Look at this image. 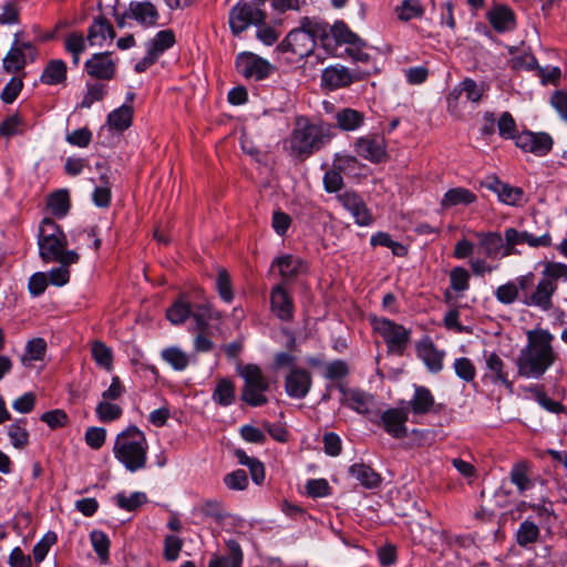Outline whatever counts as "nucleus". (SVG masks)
<instances>
[{
    "instance_id": "nucleus-40",
    "label": "nucleus",
    "mask_w": 567,
    "mask_h": 567,
    "mask_svg": "<svg viewBox=\"0 0 567 567\" xmlns=\"http://www.w3.org/2000/svg\"><path fill=\"white\" fill-rule=\"evenodd\" d=\"M424 12L425 9L420 0H402L394 9L396 18L402 22L420 19Z\"/></svg>"
},
{
    "instance_id": "nucleus-12",
    "label": "nucleus",
    "mask_w": 567,
    "mask_h": 567,
    "mask_svg": "<svg viewBox=\"0 0 567 567\" xmlns=\"http://www.w3.org/2000/svg\"><path fill=\"white\" fill-rule=\"evenodd\" d=\"M355 153L372 163H381L386 157V143L383 136L369 134L355 140Z\"/></svg>"
},
{
    "instance_id": "nucleus-53",
    "label": "nucleus",
    "mask_w": 567,
    "mask_h": 567,
    "mask_svg": "<svg viewBox=\"0 0 567 567\" xmlns=\"http://www.w3.org/2000/svg\"><path fill=\"white\" fill-rule=\"evenodd\" d=\"M47 350V343L42 338H35L28 342L25 353L21 358L24 365H28L30 361L42 360Z\"/></svg>"
},
{
    "instance_id": "nucleus-41",
    "label": "nucleus",
    "mask_w": 567,
    "mask_h": 567,
    "mask_svg": "<svg viewBox=\"0 0 567 567\" xmlns=\"http://www.w3.org/2000/svg\"><path fill=\"white\" fill-rule=\"evenodd\" d=\"M133 107L124 104L112 111L107 116V123L111 128L123 132L132 124Z\"/></svg>"
},
{
    "instance_id": "nucleus-33",
    "label": "nucleus",
    "mask_w": 567,
    "mask_h": 567,
    "mask_svg": "<svg viewBox=\"0 0 567 567\" xmlns=\"http://www.w3.org/2000/svg\"><path fill=\"white\" fill-rule=\"evenodd\" d=\"M434 396L432 392L423 385H414V395L409 401L412 412L417 415L429 413L434 406Z\"/></svg>"
},
{
    "instance_id": "nucleus-5",
    "label": "nucleus",
    "mask_w": 567,
    "mask_h": 567,
    "mask_svg": "<svg viewBox=\"0 0 567 567\" xmlns=\"http://www.w3.org/2000/svg\"><path fill=\"white\" fill-rule=\"evenodd\" d=\"M333 137L331 126L324 123H309L299 120L290 136L291 152L299 157H308L322 148Z\"/></svg>"
},
{
    "instance_id": "nucleus-16",
    "label": "nucleus",
    "mask_w": 567,
    "mask_h": 567,
    "mask_svg": "<svg viewBox=\"0 0 567 567\" xmlns=\"http://www.w3.org/2000/svg\"><path fill=\"white\" fill-rule=\"evenodd\" d=\"M327 38L329 47H322L331 55H338V48L342 44L359 43V35L352 32L343 21H336L333 25L327 23Z\"/></svg>"
},
{
    "instance_id": "nucleus-35",
    "label": "nucleus",
    "mask_w": 567,
    "mask_h": 567,
    "mask_svg": "<svg viewBox=\"0 0 567 567\" xmlns=\"http://www.w3.org/2000/svg\"><path fill=\"white\" fill-rule=\"evenodd\" d=\"M277 266L284 280L297 277L303 270V261L291 255L278 257L274 260L272 267Z\"/></svg>"
},
{
    "instance_id": "nucleus-9",
    "label": "nucleus",
    "mask_w": 567,
    "mask_h": 567,
    "mask_svg": "<svg viewBox=\"0 0 567 567\" xmlns=\"http://www.w3.org/2000/svg\"><path fill=\"white\" fill-rule=\"evenodd\" d=\"M37 55L38 51L33 43L30 41H20L19 33H16L12 45L3 58V70L7 73H18L25 68L28 62H33Z\"/></svg>"
},
{
    "instance_id": "nucleus-51",
    "label": "nucleus",
    "mask_w": 567,
    "mask_h": 567,
    "mask_svg": "<svg viewBox=\"0 0 567 567\" xmlns=\"http://www.w3.org/2000/svg\"><path fill=\"white\" fill-rule=\"evenodd\" d=\"M370 244L372 246H383L391 249L393 255L402 257L406 255V248L399 241H395L391 238L388 233H377L371 236Z\"/></svg>"
},
{
    "instance_id": "nucleus-63",
    "label": "nucleus",
    "mask_w": 567,
    "mask_h": 567,
    "mask_svg": "<svg viewBox=\"0 0 567 567\" xmlns=\"http://www.w3.org/2000/svg\"><path fill=\"white\" fill-rule=\"evenodd\" d=\"M524 192L519 187L511 186L509 184L503 183L502 187L499 188V192L497 194V197L499 202L515 206L517 205L522 198H523Z\"/></svg>"
},
{
    "instance_id": "nucleus-36",
    "label": "nucleus",
    "mask_w": 567,
    "mask_h": 567,
    "mask_svg": "<svg viewBox=\"0 0 567 567\" xmlns=\"http://www.w3.org/2000/svg\"><path fill=\"white\" fill-rule=\"evenodd\" d=\"M175 34L171 29L161 30L147 44V51L156 59L175 44Z\"/></svg>"
},
{
    "instance_id": "nucleus-46",
    "label": "nucleus",
    "mask_w": 567,
    "mask_h": 567,
    "mask_svg": "<svg viewBox=\"0 0 567 567\" xmlns=\"http://www.w3.org/2000/svg\"><path fill=\"white\" fill-rule=\"evenodd\" d=\"M115 504L125 511L132 512L147 502V496L143 492H133L126 495L124 492L114 496Z\"/></svg>"
},
{
    "instance_id": "nucleus-28",
    "label": "nucleus",
    "mask_w": 567,
    "mask_h": 567,
    "mask_svg": "<svg viewBox=\"0 0 567 567\" xmlns=\"http://www.w3.org/2000/svg\"><path fill=\"white\" fill-rule=\"evenodd\" d=\"M480 248L487 258L499 259L503 247V236L497 231L475 233Z\"/></svg>"
},
{
    "instance_id": "nucleus-42",
    "label": "nucleus",
    "mask_w": 567,
    "mask_h": 567,
    "mask_svg": "<svg viewBox=\"0 0 567 567\" xmlns=\"http://www.w3.org/2000/svg\"><path fill=\"white\" fill-rule=\"evenodd\" d=\"M192 307L185 297H179L167 310L166 318L173 324H182L190 317Z\"/></svg>"
},
{
    "instance_id": "nucleus-39",
    "label": "nucleus",
    "mask_w": 567,
    "mask_h": 567,
    "mask_svg": "<svg viewBox=\"0 0 567 567\" xmlns=\"http://www.w3.org/2000/svg\"><path fill=\"white\" fill-rule=\"evenodd\" d=\"M235 396L234 382L227 378L219 379L213 391V401L221 406H228L234 403Z\"/></svg>"
},
{
    "instance_id": "nucleus-31",
    "label": "nucleus",
    "mask_w": 567,
    "mask_h": 567,
    "mask_svg": "<svg viewBox=\"0 0 567 567\" xmlns=\"http://www.w3.org/2000/svg\"><path fill=\"white\" fill-rule=\"evenodd\" d=\"M485 92V86L483 83H477L473 79L466 78L464 79L457 87H455L449 95V103H451L452 100L457 101L460 95L462 93L465 94L466 100L471 101L473 103L480 102L483 94Z\"/></svg>"
},
{
    "instance_id": "nucleus-27",
    "label": "nucleus",
    "mask_w": 567,
    "mask_h": 567,
    "mask_svg": "<svg viewBox=\"0 0 567 567\" xmlns=\"http://www.w3.org/2000/svg\"><path fill=\"white\" fill-rule=\"evenodd\" d=\"M127 16L145 27L155 25L158 20V12L155 6L148 1L131 2Z\"/></svg>"
},
{
    "instance_id": "nucleus-58",
    "label": "nucleus",
    "mask_w": 567,
    "mask_h": 567,
    "mask_svg": "<svg viewBox=\"0 0 567 567\" xmlns=\"http://www.w3.org/2000/svg\"><path fill=\"white\" fill-rule=\"evenodd\" d=\"M92 357L102 368L110 370L112 368V351L105 343L95 341L92 344Z\"/></svg>"
},
{
    "instance_id": "nucleus-47",
    "label": "nucleus",
    "mask_w": 567,
    "mask_h": 567,
    "mask_svg": "<svg viewBox=\"0 0 567 567\" xmlns=\"http://www.w3.org/2000/svg\"><path fill=\"white\" fill-rule=\"evenodd\" d=\"M190 317L195 322L193 331H206L209 321L214 319V311L208 303L197 305L192 308Z\"/></svg>"
},
{
    "instance_id": "nucleus-13",
    "label": "nucleus",
    "mask_w": 567,
    "mask_h": 567,
    "mask_svg": "<svg viewBox=\"0 0 567 567\" xmlns=\"http://www.w3.org/2000/svg\"><path fill=\"white\" fill-rule=\"evenodd\" d=\"M553 143L551 136L544 132L526 131L515 137V144L518 148L536 156L547 155L553 148Z\"/></svg>"
},
{
    "instance_id": "nucleus-55",
    "label": "nucleus",
    "mask_w": 567,
    "mask_h": 567,
    "mask_svg": "<svg viewBox=\"0 0 567 567\" xmlns=\"http://www.w3.org/2000/svg\"><path fill=\"white\" fill-rule=\"evenodd\" d=\"M216 288L220 298L225 302H231L234 299V291L231 280L228 271L224 268L218 269L216 278Z\"/></svg>"
},
{
    "instance_id": "nucleus-54",
    "label": "nucleus",
    "mask_w": 567,
    "mask_h": 567,
    "mask_svg": "<svg viewBox=\"0 0 567 567\" xmlns=\"http://www.w3.org/2000/svg\"><path fill=\"white\" fill-rule=\"evenodd\" d=\"M347 404L359 413H368L371 404V396L362 391L352 390L347 395Z\"/></svg>"
},
{
    "instance_id": "nucleus-52",
    "label": "nucleus",
    "mask_w": 567,
    "mask_h": 567,
    "mask_svg": "<svg viewBox=\"0 0 567 567\" xmlns=\"http://www.w3.org/2000/svg\"><path fill=\"white\" fill-rule=\"evenodd\" d=\"M96 416L103 423H109L121 417L123 410L111 401L102 400L95 409Z\"/></svg>"
},
{
    "instance_id": "nucleus-64",
    "label": "nucleus",
    "mask_w": 567,
    "mask_h": 567,
    "mask_svg": "<svg viewBox=\"0 0 567 567\" xmlns=\"http://www.w3.org/2000/svg\"><path fill=\"white\" fill-rule=\"evenodd\" d=\"M105 95V85L102 83H89L80 107L90 109L94 102L101 101Z\"/></svg>"
},
{
    "instance_id": "nucleus-14",
    "label": "nucleus",
    "mask_w": 567,
    "mask_h": 567,
    "mask_svg": "<svg viewBox=\"0 0 567 567\" xmlns=\"http://www.w3.org/2000/svg\"><path fill=\"white\" fill-rule=\"evenodd\" d=\"M338 202L347 209L359 226H370L373 223V216L367 207L362 197L352 190H347L337 196Z\"/></svg>"
},
{
    "instance_id": "nucleus-59",
    "label": "nucleus",
    "mask_w": 567,
    "mask_h": 567,
    "mask_svg": "<svg viewBox=\"0 0 567 567\" xmlns=\"http://www.w3.org/2000/svg\"><path fill=\"white\" fill-rule=\"evenodd\" d=\"M456 375L465 382H471L475 379L476 369L468 358H457L453 363Z\"/></svg>"
},
{
    "instance_id": "nucleus-37",
    "label": "nucleus",
    "mask_w": 567,
    "mask_h": 567,
    "mask_svg": "<svg viewBox=\"0 0 567 567\" xmlns=\"http://www.w3.org/2000/svg\"><path fill=\"white\" fill-rule=\"evenodd\" d=\"M195 514L203 519H212L215 523H220L227 517V513L219 501L208 499L195 507Z\"/></svg>"
},
{
    "instance_id": "nucleus-62",
    "label": "nucleus",
    "mask_w": 567,
    "mask_h": 567,
    "mask_svg": "<svg viewBox=\"0 0 567 567\" xmlns=\"http://www.w3.org/2000/svg\"><path fill=\"white\" fill-rule=\"evenodd\" d=\"M451 288L457 292H463L470 287V274L463 267H455L450 272Z\"/></svg>"
},
{
    "instance_id": "nucleus-19",
    "label": "nucleus",
    "mask_w": 567,
    "mask_h": 567,
    "mask_svg": "<svg viewBox=\"0 0 567 567\" xmlns=\"http://www.w3.org/2000/svg\"><path fill=\"white\" fill-rule=\"evenodd\" d=\"M486 364L485 378L489 379L493 383H501L509 391L513 390V382L508 379V371L503 359L495 352H484Z\"/></svg>"
},
{
    "instance_id": "nucleus-61",
    "label": "nucleus",
    "mask_w": 567,
    "mask_h": 567,
    "mask_svg": "<svg viewBox=\"0 0 567 567\" xmlns=\"http://www.w3.org/2000/svg\"><path fill=\"white\" fill-rule=\"evenodd\" d=\"M23 120L18 115L13 114L7 117L0 125V135L4 137H11L14 135L23 134Z\"/></svg>"
},
{
    "instance_id": "nucleus-20",
    "label": "nucleus",
    "mask_w": 567,
    "mask_h": 567,
    "mask_svg": "<svg viewBox=\"0 0 567 567\" xmlns=\"http://www.w3.org/2000/svg\"><path fill=\"white\" fill-rule=\"evenodd\" d=\"M85 70L92 78L111 80L115 74V64L110 53H96L85 62Z\"/></svg>"
},
{
    "instance_id": "nucleus-24",
    "label": "nucleus",
    "mask_w": 567,
    "mask_h": 567,
    "mask_svg": "<svg viewBox=\"0 0 567 567\" xmlns=\"http://www.w3.org/2000/svg\"><path fill=\"white\" fill-rule=\"evenodd\" d=\"M226 555H213L208 567H241L244 553L239 543L235 539L226 540Z\"/></svg>"
},
{
    "instance_id": "nucleus-26",
    "label": "nucleus",
    "mask_w": 567,
    "mask_h": 567,
    "mask_svg": "<svg viewBox=\"0 0 567 567\" xmlns=\"http://www.w3.org/2000/svg\"><path fill=\"white\" fill-rule=\"evenodd\" d=\"M417 355L432 373L443 369L444 351H440L431 341H423L417 344Z\"/></svg>"
},
{
    "instance_id": "nucleus-60",
    "label": "nucleus",
    "mask_w": 567,
    "mask_h": 567,
    "mask_svg": "<svg viewBox=\"0 0 567 567\" xmlns=\"http://www.w3.org/2000/svg\"><path fill=\"white\" fill-rule=\"evenodd\" d=\"M543 276L553 284H557L558 280L567 281V265L548 261L544 267Z\"/></svg>"
},
{
    "instance_id": "nucleus-3",
    "label": "nucleus",
    "mask_w": 567,
    "mask_h": 567,
    "mask_svg": "<svg viewBox=\"0 0 567 567\" xmlns=\"http://www.w3.org/2000/svg\"><path fill=\"white\" fill-rule=\"evenodd\" d=\"M148 442L143 431L131 425L120 432L114 441L113 455L127 472L142 471L147 464Z\"/></svg>"
},
{
    "instance_id": "nucleus-4",
    "label": "nucleus",
    "mask_w": 567,
    "mask_h": 567,
    "mask_svg": "<svg viewBox=\"0 0 567 567\" xmlns=\"http://www.w3.org/2000/svg\"><path fill=\"white\" fill-rule=\"evenodd\" d=\"M39 255L44 262L76 264L79 255L66 250L68 239L60 226L50 218H44L39 228Z\"/></svg>"
},
{
    "instance_id": "nucleus-6",
    "label": "nucleus",
    "mask_w": 567,
    "mask_h": 567,
    "mask_svg": "<svg viewBox=\"0 0 567 567\" xmlns=\"http://www.w3.org/2000/svg\"><path fill=\"white\" fill-rule=\"evenodd\" d=\"M240 375L244 379L241 400L250 406L267 404L268 398L265 392L269 390L270 382L261 369L256 364H246Z\"/></svg>"
},
{
    "instance_id": "nucleus-34",
    "label": "nucleus",
    "mask_w": 567,
    "mask_h": 567,
    "mask_svg": "<svg viewBox=\"0 0 567 567\" xmlns=\"http://www.w3.org/2000/svg\"><path fill=\"white\" fill-rule=\"evenodd\" d=\"M476 199H477L476 195L473 192H471L470 189L464 188V187H455V188L449 189L444 194V196L441 200V206L444 209L454 207L457 205L466 206V205L473 204Z\"/></svg>"
},
{
    "instance_id": "nucleus-56",
    "label": "nucleus",
    "mask_w": 567,
    "mask_h": 567,
    "mask_svg": "<svg viewBox=\"0 0 567 567\" xmlns=\"http://www.w3.org/2000/svg\"><path fill=\"white\" fill-rule=\"evenodd\" d=\"M494 295L498 302L512 305L519 299L518 286L514 281H508L497 287Z\"/></svg>"
},
{
    "instance_id": "nucleus-7",
    "label": "nucleus",
    "mask_w": 567,
    "mask_h": 567,
    "mask_svg": "<svg viewBox=\"0 0 567 567\" xmlns=\"http://www.w3.org/2000/svg\"><path fill=\"white\" fill-rule=\"evenodd\" d=\"M261 0H240L229 12V27L235 35H239L250 25H260L266 20L261 9Z\"/></svg>"
},
{
    "instance_id": "nucleus-25",
    "label": "nucleus",
    "mask_w": 567,
    "mask_h": 567,
    "mask_svg": "<svg viewBox=\"0 0 567 567\" xmlns=\"http://www.w3.org/2000/svg\"><path fill=\"white\" fill-rule=\"evenodd\" d=\"M505 235H508L511 243L517 246L524 244L533 248L551 246V236L549 233H545L542 236H534L526 230L520 231L511 227L505 229Z\"/></svg>"
},
{
    "instance_id": "nucleus-23",
    "label": "nucleus",
    "mask_w": 567,
    "mask_h": 567,
    "mask_svg": "<svg viewBox=\"0 0 567 567\" xmlns=\"http://www.w3.org/2000/svg\"><path fill=\"white\" fill-rule=\"evenodd\" d=\"M487 18L494 30L497 32H509L516 28V17L514 11L507 6H495Z\"/></svg>"
},
{
    "instance_id": "nucleus-8",
    "label": "nucleus",
    "mask_w": 567,
    "mask_h": 567,
    "mask_svg": "<svg viewBox=\"0 0 567 567\" xmlns=\"http://www.w3.org/2000/svg\"><path fill=\"white\" fill-rule=\"evenodd\" d=\"M372 327L385 341L388 351L402 355L410 342L411 331L385 318H374Z\"/></svg>"
},
{
    "instance_id": "nucleus-57",
    "label": "nucleus",
    "mask_w": 567,
    "mask_h": 567,
    "mask_svg": "<svg viewBox=\"0 0 567 567\" xmlns=\"http://www.w3.org/2000/svg\"><path fill=\"white\" fill-rule=\"evenodd\" d=\"M56 534L48 532L33 547V558L37 563H41L47 557L50 548L56 543Z\"/></svg>"
},
{
    "instance_id": "nucleus-43",
    "label": "nucleus",
    "mask_w": 567,
    "mask_h": 567,
    "mask_svg": "<svg viewBox=\"0 0 567 567\" xmlns=\"http://www.w3.org/2000/svg\"><path fill=\"white\" fill-rule=\"evenodd\" d=\"M161 357L176 371L185 370L190 361L189 355L177 347L165 348Z\"/></svg>"
},
{
    "instance_id": "nucleus-29",
    "label": "nucleus",
    "mask_w": 567,
    "mask_h": 567,
    "mask_svg": "<svg viewBox=\"0 0 567 567\" xmlns=\"http://www.w3.org/2000/svg\"><path fill=\"white\" fill-rule=\"evenodd\" d=\"M334 120L338 128L341 131L351 132L360 128L363 125L365 116L358 110L343 107L336 113Z\"/></svg>"
},
{
    "instance_id": "nucleus-10",
    "label": "nucleus",
    "mask_w": 567,
    "mask_h": 567,
    "mask_svg": "<svg viewBox=\"0 0 567 567\" xmlns=\"http://www.w3.org/2000/svg\"><path fill=\"white\" fill-rule=\"evenodd\" d=\"M370 74L369 71L360 69H348L347 66L337 64L328 66L321 75L322 84L330 90L349 86L350 84L365 79Z\"/></svg>"
},
{
    "instance_id": "nucleus-17",
    "label": "nucleus",
    "mask_w": 567,
    "mask_h": 567,
    "mask_svg": "<svg viewBox=\"0 0 567 567\" xmlns=\"http://www.w3.org/2000/svg\"><path fill=\"white\" fill-rule=\"evenodd\" d=\"M408 410L405 409H388L381 414L380 423L384 431L395 439H403L408 434L406 421Z\"/></svg>"
},
{
    "instance_id": "nucleus-50",
    "label": "nucleus",
    "mask_w": 567,
    "mask_h": 567,
    "mask_svg": "<svg viewBox=\"0 0 567 567\" xmlns=\"http://www.w3.org/2000/svg\"><path fill=\"white\" fill-rule=\"evenodd\" d=\"M64 48L72 55L73 63L78 64L81 53L84 52L86 48L83 34L79 32L68 34L64 40Z\"/></svg>"
},
{
    "instance_id": "nucleus-45",
    "label": "nucleus",
    "mask_w": 567,
    "mask_h": 567,
    "mask_svg": "<svg viewBox=\"0 0 567 567\" xmlns=\"http://www.w3.org/2000/svg\"><path fill=\"white\" fill-rule=\"evenodd\" d=\"M90 540L100 561L106 564L110 557L111 545L109 536L102 530L94 529L90 533Z\"/></svg>"
},
{
    "instance_id": "nucleus-11",
    "label": "nucleus",
    "mask_w": 567,
    "mask_h": 567,
    "mask_svg": "<svg viewBox=\"0 0 567 567\" xmlns=\"http://www.w3.org/2000/svg\"><path fill=\"white\" fill-rule=\"evenodd\" d=\"M236 69L246 79L261 81L268 78L274 66L265 59L250 52H243L236 58Z\"/></svg>"
},
{
    "instance_id": "nucleus-15",
    "label": "nucleus",
    "mask_w": 567,
    "mask_h": 567,
    "mask_svg": "<svg viewBox=\"0 0 567 567\" xmlns=\"http://www.w3.org/2000/svg\"><path fill=\"white\" fill-rule=\"evenodd\" d=\"M556 290L557 284L550 282L543 276L529 296L522 299V302L528 307H536L543 311H548L553 307L551 299Z\"/></svg>"
},
{
    "instance_id": "nucleus-38",
    "label": "nucleus",
    "mask_w": 567,
    "mask_h": 567,
    "mask_svg": "<svg viewBox=\"0 0 567 567\" xmlns=\"http://www.w3.org/2000/svg\"><path fill=\"white\" fill-rule=\"evenodd\" d=\"M27 420L18 419L7 427V434L12 446L17 450H24L29 445V432Z\"/></svg>"
},
{
    "instance_id": "nucleus-21",
    "label": "nucleus",
    "mask_w": 567,
    "mask_h": 567,
    "mask_svg": "<svg viewBox=\"0 0 567 567\" xmlns=\"http://www.w3.org/2000/svg\"><path fill=\"white\" fill-rule=\"evenodd\" d=\"M271 311L284 321H289L293 317V302L286 289L278 285L271 290L270 295Z\"/></svg>"
},
{
    "instance_id": "nucleus-44",
    "label": "nucleus",
    "mask_w": 567,
    "mask_h": 567,
    "mask_svg": "<svg viewBox=\"0 0 567 567\" xmlns=\"http://www.w3.org/2000/svg\"><path fill=\"white\" fill-rule=\"evenodd\" d=\"M509 477L520 494L534 487V482L528 475V468L525 463L515 464L511 470Z\"/></svg>"
},
{
    "instance_id": "nucleus-48",
    "label": "nucleus",
    "mask_w": 567,
    "mask_h": 567,
    "mask_svg": "<svg viewBox=\"0 0 567 567\" xmlns=\"http://www.w3.org/2000/svg\"><path fill=\"white\" fill-rule=\"evenodd\" d=\"M539 537V528L538 526L526 519L524 520L516 533V542L519 546L526 547L530 544H534Z\"/></svg>"
},
{
    "instance_id": "nucleus-32",
    "label": "nucleus",
    "mask_w": 567,
    "mask_h": 567,
    "mask_svg": "<svg viewBox=\"0 0 567 567\" xmlns=\"http://www.w3.org/2000/svg\"><path fill=\"white\" fill-rule=\"evenodd\" d=\"M349 474L365 488H375L381 483V476L364 463H354L349 467Z\"/></svg>"
},
{
    "instance_id": "nucleus-1",
    "label": "nucleus",
    "mask_w": 567,
    "mask_h": 567,
    "mask_svg": "<svg viewBox=\"0 0 567 567\" xmlns=\"http://www.w3.org/2000/svg\"><path fill=\"white\" fill-rule=\"evenodd\" d=\"M526 339L516 359L517 374L540 380L558 359L553 347L554 336L548 330L534 329L527 331Z\"/></svg>"
},
{
    "instance_id": "nucleus-49",
    "label": "nucleus",
    "mask_w": 567,
    "mask_h": 567,
    "mask_svg": "<svg viewBox=\"0 0 567 567\" xmlns=\"http://www.w3.org/2000/svg\"><path fill=\"white\" fill-rule=\"evenodd\" d=\"M48 206L54 216H65L70 208V198L68 190L61 189L51 194L48 200Z\"/></svg>"
},
{
    "instance_id": "nucleus-18",
    "label": "nucleus",
    "mask_w": 567,
    "mask_h": 567,
    "mask_svg": "<svg viewBox=\"0 0 567 567\" xmlns=\"http://www.w3.org/2000/svg\"><path fill=\"white\" fill-rule=\"evenodd\" d=\"M312 384L309 371L301 368H293L286 377V393L293 399H303L310 391Z\"/></svg>"
},
{
    "instance_id": "nucleus-2",
    "label": "nucleus",
    "mask_w": 567,
    "mask_h": 567,
    "mask_svg": "<svg viewBox=\"0 0 567 567\" xmlns=\"http://www.w3.org/2000/svg\"><path fill=\"white\" fill-rule=\"evenodd\" d=\"M320 41L322 47H329L327 22L319 18L303 17L298 28L292 29L278 45V50L289 52L297 59L309 56Z\"/></svg>"
},
{
    "instance_id": "nucleus-22",
    "label": "nucleus",
    "mask_w": 567,
    "mask_h": 567,
    "mask_svg": "<svg viewBox=\"0 0 567 567\" xmlns=\"http://www.w3.org/2000/svg\"><path fill=\"white\" fill-rule=\"evenodd\" d=\"M115 37L112 24L102 16L94 19L87 30V42L92 47H103Z\"/></svg>"
},
{
    "instance_id": "nucleus-30",
    "label": "nucleus",
    "mask_w": 567,
    "mask_h": 567,
    "mask_svg": "<svg viewBox=\"0 0 567 567\" xmlns=\"http://www.w3.org/2000/svg\"><path fill=\"white\" fill-rule=\"evenodd\" d=\"M68 68L63 60H50L44 66L40 81L47 85H59L66 81Z\"/></svg>"
}]
</instances>
